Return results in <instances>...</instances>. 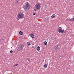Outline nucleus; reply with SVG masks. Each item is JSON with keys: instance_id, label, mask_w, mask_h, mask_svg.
Returning <instances> with one entry per match:
<instances>
[{"instance_id": "f257e3e1", "label": "nucleus", "mask_w": 74, "mask_h": 74, "mask_svg": "<svg viewBox=\"0 0 74 74\" xmlns=\"http://www.w3.org/2000/svg\"><path fill=\"white\" fill-rule=\"evenodd\" d=\"M24 18V14L23 13L20 12L18 14L17 16V19L19 20L20 19H23Z\"/></svg>"}, {"instance_id": "f03ea898", "label": "nucleus", "mask_w": 74, "mask_h": 74, "mask_svg": "<svg viewBox=\"0 0 74 74\" xmlns=\"http://www.w3.org/2000/svg\"><path fill=\"white\" fill-rule=\"evenodd\" d=\"M41 8V6H40V4H37L36 5V6L35 8L34 9V11H37V10H40V9Z\"/></svg>"}, {"instance_id": "7ed1b4c3", "label": "nucleus", "mask_w": 74, "mask_h": 74, "mask_svg": "<svg viewBox=\"0 0 74 74\" xmlns=\"http://www.w3.org/2000/svg\"><path fill=\"white\" fill-rule=\"evenodd\" d=\"M23 8L24 9H26V10L30 8V5L29 4V3L28 2L26 3L25 5L23 6Z\"/></svg>"}, {"instance_id": "20e7f679", "label": "nucleus", "mask_w": 74, "mask_h": 74, "mask_svg": "<svg viewBox=\"0 0 74 74\" xmlns=\"http://www.w3.org/2000/svg\"><path fill=\"white\" fill-rule=\"evenodd\" d=\"M57 31L59 33H65L64 31L62 30V27H59L58 29L57 30Z\"/></svg>"}, {"instance_id": "39448f33", "label": "nucleus", "mask_w": 74, "mask_h": 74, "mask_svg": "<svg viewBox=\"0 0 74 74\" xmlns=\"http://www.w3.org/2000/svg\"><path fill=\"white\" fill-rule=\"evenodd\" d=\"M24 47V46L23 45H20L18 47V48L17 49V52H19V51H21V50H22V49H23Z\"/></svg>"}, {"instance_id": "423d86ee", "label": "nucleus", "mask_w": 74, "mask_h": 74, "mask_svg": "<svg viewBox=\"0 0 74 74\" xmlns=\"http://www.w3.org/2000/svg\"><path fill=\"white\" fill-rule=\"evenodd\" d=\"M58 46H59L58 45H56L54 48V49H55V51H57L58 50H59V48H58Z\"/></svg>"}, {"instance_id": "0eeeda50", "label": "nucleus", "mask_w": 74, "mask_h": 74, "mask_svg": "<svg viewBox=\"0 0 74 74\" xmlns=\"http://www.w3.org/2000/svg\"><path fill=\"white\" fill-rule=\"evenodd\" d=\"M32 38H34V33H31L30 35H29Z\"/></svg>"}, {"instance_id": "6e6552de", "label": "nucleus", "mask_w": 74, "mask_h": 74, "mask_svg": "<svg viewBox=\"0 0 74 74\" xmlns=\"http://www.w3.org/2000/svg\"><path fill=\"white\" fill-rule=\"evenodd\" d=\"M40 49H41V48H40V47L39 46L37 47L36 48L37 51H38L40 50Z\"/></svg>"}, {"instance_id": "1a4fd4ad", "label": "nucleus", "mask_w": 74, "mask_h": 74, "mask_svg": "<svg viewBox=\"0 0 74 74\" xmlns=\"http://www.w3.org/2000/svg\"><path fill=\"white\" fill-rule=\"evenodd\" d=\"M19 34L20 35H22V34H23V32L22 31H20L19 32Z\"/></svg>"}, {"instance_id": "9d476101", "label": "nucleus", "mask_w": 74, "mask_h": 74, "mask_svg": "<svg viewBox=\"0 0 74 74\" xmlns=\"http://www.w3.org/2000/svg\"><path fill=\"white\" fill-rule=\"evenodd\" d=\"M27 45H28V46H30V45H31V44L29 42H27Z\"/></svg>"}, {"instance_id": "9b49d317", "label": "nucleus", "mask_w": 74, "mask_h": 74, "mask_svg": "<svg viewBox=\"0 0 74 74\" xmlns=\"http://www.w3.org/2000/svg\"><path fill=\"white\" fill-rule=\"evenodd\" d=\"M56 16V15L55 14H53L51 16V18H55V16Z\"/></svg>"}, {"instance_id": "f8f14e48", "label": "nucleus", "mask_w": 74, "mask_h": 74, "mask_svg": "<svg viewBox=\"0 0 74 74\" xmlns=\"http://www.w3.org/2000/svg\"><path fill=\"white\" fill-rule=\"evenodd\" d=\"M69 21H74V17L72 19H69Z\"/></svg>"}, {"instance_id": "ddd939ff", "label": "nucleus", "mask_w": 74, "mask_h": 74, "mask_svg": "<svg viewBox=\"0 0 74 74\" xmlns=\"http://www.w3.org/2000/svg\"><path fill=\"white\" fill-rule=\"evenodd\" d=\"M47 65L46 64H45L44 65V67H45V68H47Z\"/></svg>"}, {"instance_id": "4468645a", "label": "nucleus", "mask_w": 74, "mask_h": 74, "mask_svg": "<svg viewBox=\"0 0 74 74\" xmlns=\"http://www.w3.org/2000/svg\"><path fill=\"white\" fill-rule=\"evenodd\" d=\"M44 45H47V42L46 41L44 42Z\"/></svg>"}, {"instance_id": "2eb2a0df", "label": "nucleus", "mask_w": 74, "mask_h": 74, "mask_svg": "<svg viewBox=\"0 0 74 74\" xmlns=\"http://www.w3.org/2000/svg\"><path fill=\"white\" fill-rule=\"evenodd\" d=\"M18 66V64H15L13 66V67H16V66Z\"/></svg>"}, {"instance_id": "dca6fc26", "label": "nucleus", "mask_w": 74, "mask_h": 74, "mask_svg": "<svg viewBox=\"0 0 74 74\" xmlns=\"http://www.w3.org/2000/svg\"><path fill=\"white\" fill-rule=\"evenodd\" d=\"M16 3V4H18V3H19V0H17Z\"/></svg>"}, {"instance_id": "f3484780", "label": "nucleus", "mask_w": 74, "mask_h": 74, "mask_svg": "<svg viewBox=\"0 0 74 74\" xmlns=\"http://www.w3.org/2000/svg\"><path fill=\"white\" fill-rule=\"evenodd\" d=\"M27 60H28V61H29V62H30V59H29V58H27Z\"/></svg>"}, {"instance_id": "a211bd4d", "label": "nucleus", "mask_w": 74, "mask_h": 74, "mask_svg": "<svg viewBox=\"0 0 74 74\" xmlns=\"http://www.w3.org/2000/svg\"><path fill=\"white\" fill-rule=\"evenodd\" d=\"M33 14V15H36V13H34Z\"/></svg>"}, {"instance_id": "6ab92c4d", "label": "nucleus", "mask_w": 74, "mask_h": 74, "mask_svg": "<svg viewBox=\"0 0 74 74\" xmlns=\"http://www.w3.org/2000/svg\"><path fill=\"white\" fill-rule=\"evenodd\" d=\"M10 52L11 53H12V52H13V51H12V50H11L10 51Z\"/></svg>"}, {"instance_id": "aec40b11", "label": "nucleus", "mask_w": 74, "mask_h": 74, "mask_svg": "<svg viewBox=\"0 0 74 74\" xmlns=\"http://www.w3.org/2000/svg\"><path fill=\"white\" fill-rule=\"evenodd\" d=\"M47 18V19H49V18Z\"/></svg>"}]
</instances>
